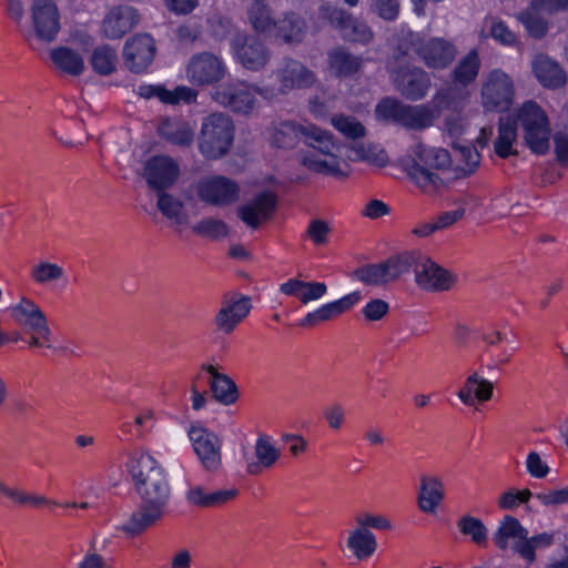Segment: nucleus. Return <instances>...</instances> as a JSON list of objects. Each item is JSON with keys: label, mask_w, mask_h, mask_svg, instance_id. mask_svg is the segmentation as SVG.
<instances>
[{"label": "nucleus", "mask_w": 568, "mask_h": 568, "mask_svg": "<svg viewBox=\"0 0 568 568\" xmlns=\"http://www.w3.org/2000/svg\"><path fill=\"white\" fill-rule=\"evenodd\" d=\"M412 270L417 286L425 291H448L456 282L453 273L419 251H405L390 255L379 263L365 264L354 270L352 276L366 285L385 286Z\"/></svg>", "instance_id": "1"}, {"label": "nucleus", "mask_w": 568, "mask_h": 568, "mask_svg": "<svg viewBox=\"0 0 568 568\" xmlns=\"http://www.w3.org/2000/svg\"><path fill=\"white\" fill-rule=\"evenodd\" d=\"M452 164L450 153L442 148H430L420 142L413 145L400 160L403 170L423 191L433 192L444 187L440 172Z\"/></svg>", "instance_id": "2"}, {"label": "nucleus", "mask_w": 568, "mask_h": 568, "mask_svg": "<svg viewBox=\"0 0 568 568\" xmlns=\"http://www.w3.org/2000/svg\"><path fill=\"white\" fill-rule=\"evenodd\" d=\"M304 143L317 153L311 152L302 156L301 163L315 173L345 176L341 169L338 153L341 146L334 141L333 134L314 124L305 125Z\"/></svg>", "instance_id": "3"}, {"label": "nucleus", "mask_w": 568, "mask_h": 568, "mask_svg": "<svg viewBox=\"0 0 568 568\" xmlns=\"http://www.w3.org/2000/svg\"><path fill=\"white\" fill-rule=\"evenodd\" d=\"M171 496V486L164 485V487L140 497L139 506L120 527V530L126 536L135 537L156 526L168 513Z\"/></svg>", "instance_id": "4"}, {"label": "nucleus", "mask_w": 568, "mask_h": 568, "mask_svg": "<svg viewBox=\"0 0 568 568\" xmlns=\"http://www.w3.org/2000/svg\"><path fill=\"white\" fill-rule=\"evenodd\" d=\"M234 139V125L231 118L221 112L203 119L199 138L201 153L207 159L224 156Z\"/></svg>", "instance_id": "5"}, {"label": "nucleus", "mask_w": 568, "mask_h": 568, "mask_svg": "<svg viewBox=\"0 0 568 568\" xmlns=\"http://www.w3.org/2000/svg\"><path fill=\"white\" fill-rule=\"evenodd\" d=\"M126 468L139 498L164 487V485H170L165 469L146 452L131 455Z\"/></svg>", "instance_id": "6"}, {"label": "nucleus", "mask_w": 568, "mask_h": 568, "mask_svg": "<svg viewBox=\"0 0 568 568\" xmlns=\"http://www.w3.org/2000/svg\"><path fill=\"white\" fill-rule=\"evenodd\" d=\"M406 41L424 65L430 70L447 69L458 55L456 44L445 38L433 37L423 40L414 32L408 31Z\"/></svg>", "instance_id": "7"}, {"label": "nucleus", "mask_w": 568, "mask_h": 568, "mask_svg": "<svg viewBox=\"0 0 568 568\" xmlns=\"http://www.w3.org/2000/svg\"><path fill=\"white\" fill-rule=\"evenodd\" d=\"M255 94L268 98L267 88H258L242 81H229L214 88L212 99L234 113L250 114L256 106Z\"/></svg>", "instance_id": "8"}, {"label": "nucleus", "mask_w": 568, "mask_h": 568, "mask_svg": "<svg viewBox=\"0 0 568 568\" xmlns=\"http://www.w3.org/2000/svg\"><path fill=\"white\" fill-rule=\"evenodd\" d=\"M271 77L275 79V85L267 89L268 98H274L277 94L286 95L294 90L311 88L316 81L313 71L301 61L288 57L276 65Z\"/></svg>", "instance_id": "9"}, {"label": "nucleus", "mask_w": 568, "mask_h": 568, "mask_svg": "<svg viewBox=\"0 0 568 568\" xmlns=\"http://www.w3.org/2000/svg\"><path fill=\"white\" fill-rule=\"evenodd\" d=\"M518 121L524 129V139L530 150L544 154L549 148V125L544 110L534 101L524 103L518 113Z\"/></svg>", "instance_id": "10"}, {"label": "nucleus", "mask_w": 568, "mask_h": 568, "mask_svg": "<svg viewBox=\"0 0 568 568\" xmlns=\"http://www.w3.org/2000/svg\"><path fill=\"white\" fill-rule=\"evenodd\" d=\"M318 13L320 17L337 30L341 37L346 41L366 44L374 38V33L366 22L353 17L344 9L337 8L331 3H324L320 7Z\"/></svg>", "instance_id": "11"}, {"label": "nucleus", "mask_w": 568, "mask_h": 568, "mask_svg": "<svg viewBox=\"0 0 568 568\" xmlns=\"http://www.w3.org/2000/svg\"><path fill=\"white\" fill-rule=\"evenodd\" d=\"M231 49L239 64L250 71H262L270 63L272 52L258 37L236 33L231 40Z\"/></svg>", "instance_id": "12"}, {"label": "nucleus", "mask_w": 568, "mask_h": 568, "mask_svg": "<svg viewBox=\"0 0 568 568\" xmlns=\"http://www.w3.org/2000/svg\"><path fill=\"white\" fill-rule=\"evenodd\" d=\"M395 89L407 100L416 102L426 98L432 88L430 74L417 65L398 67L392 71Z\"/></svg>", "instance_id": "13"}, {"label": "nucleus", "mask_w": 568, "mask_h": 568, "mask_svg": "<svg viewBox=\"0 0 568 568\" xmlns=\"http://www.w3.org/2000/svg\"><path fill=\"white\" fill-rule=\"evenodd\" d=\"M189 437L202 467L206 471L216 473L222 466L221 438L201 425H192Z\"/></svg>", "instance_id": "14"}, {"label": "nucleus", "mask_w": 568, "mask_h": 568, "mask_svg": "<svg viewBox=\"0 0 568 568\" xmlns=\"http://www.w3.org/2000/svg\"><path fill=\"white\" fill-rule=\"evenodd\" d=\"M240 185L222 175L202 179L196 185L199 199L214 206L232 205L240 199Z\"/></svg>", "instance_id": "15"}, {"label": "nucleus", "mask_w": 568, "mask_h": 568, "mask_svg": "<svg viewBox=\"0 0 568 568\" xmlns=\"http://www.w3.org/2000/svg\"><path fill=\"white\" fill-rule=\"evenodd\" d=\"M481 97L487 110L507 111L514 99V83L509 75L500 70L491 71L483 85Z\"/></svg>", "instance_id": "16"}, {"label": "nucleus", "mask_w": 568, "mask_h": 568, "mask_svg": "<svg viewBox=\"0 0 568 568\" xmlns=\"http://www.w3.org/2000/svg\"><path fill=\"white\" fill-rule=\"evenodd\" d=\"M226 67L213 53L194 54L186 67L187 80L194 85H211L220 82L225 75Z\"/></svg>", "instance_id": "17"}, {"label": "nucleus", "mask_w": 568, "mask_h": 568, "mask_svg": "<svg viewBox=\"0 0 568 568\" xmlns=\"http://www.w3.org/2000/svg\"><path fill=\"white\" fill-rule=\"evenodd\" d=\"M31 18L36 37L43 42L55 40L60 31V12L53 0H33Z\"/></svg>", "instance_id": "18"}, {"label": "nucleus", "mask_w": 568, "mask_h": 568, "mask_svg": "<svg viewBox=\"0 0 568 568\" xmlns=\"http://www.w3.org/2000/svg\"><path fill=\"white\" fill-rule=\"evenodd\" d=\"M277 196L265 190L257 193L250 202L236 209L237 216L251 229H257L263 221L273 216L276 211Z\"/></svg>", "instance_id": "19"}, {"label": "nucleus", "mask_w": 568, "mask_h": 568, "mask_svg": "<svg viewBox=\"0 0 568 568\" xmlns=\"http://www.w3.org/2000/svg\"><path fill=\"white\" fill-rule=\"evenodd\" d=\"M154 40L149 34H136L125 42L123 57L125 65L134 73L143 72L155 55Z\"/></svg>", "instance_id": "20"}, {"label": "nucleus", "mask_w": 568, "mask_h": 568, "mask_svg": "<svg viewBox=\"0 0 568 568\" xmlns=\"http://www.w3.org/2000/svg\"><path fill=\"white\" fill-rule=\"evenodd\" d=\"M143 176L148 185L155 190L165 191L179 176L178 164L169 156L156 155L148 160Z\"/></svg>", "instance_id": "21"}, {"label": "nucleus", "mask_w": 568, "mask_h": 568, "mask_svg": "<svg viewBox=\"0 0 568 568\" xmlns=\"http://www.w3.org/2000/svg\"><path fill=\"white\" fill-rule=\"evenodd\" d=\"M139 19L140 16L133 7H113L103 19V33L109 39H120L138 24Z\"/></svg>", "instance_id": "22"}, {"label": "nucleus", "mask_w": 568, "mask_h": 568, "mask_svg": "<svg viewBox=\"0 0 568 568\" xmlns=\"http://www.w3.org/2000/svg\"><path fill=\"white\" fill-rule=\"evenodd\" d=\"M252 310L251 297L241 295L231 301H224L222 307L215 316L217 329L226 335L231 334L235 327L250 314Z\"/></svg>", "instance_id": "23"}, {"label": "nucleus", "mask_w": 568, "mask_h": 568, "mask_svg": "<svg viewBox=\"0 0 568 568\" xmlns=\"http://www.w3.org/2000/svg\"><path fill=\"white\" fill-rule=\"evenodd\" d=\"M362 300L361 292L356 291L343 296L342 298L322 305L314 312L307 313L300 322L303 327L316 326L322 322H327L348 311L353 305Z\"/></svg>", "instance_id": "24"}, {"label": "nucleus", "mask_w": 568, "mask_h": 568, "mask_svg": "<svg viewBox=\"0 0 568 568\" xmlns=\"http://www.w3.org/2000/svg\"><path fill=\"white\" fill-rule=\"evenodd\" d=\"M255 460H247L246 471L250 475H260L263 469L273 467L281 457V450L276 448L270 436L262 434L254 445Z\"/></svg>", "instance_id": "25"}, {"label": "nucleus", "mask_w": 568, "mask_h": 568, "mask_svg": "<svg viewBox=\"0 0 568 568\" xmlns=\"http://www.w3.org/2000/svg\"><path fill=\"white\" fill-rule=\"evenodd\" d=\"M532 71L546 88H561L567 82V74L559 63L546 54H538L532 61Z\"/></svg>", "instance_id": "26"}, {"label": "nucleus", "mask_w": 568, "mask_h": 568, "mask_svg": "<svg viewBox=\"0 0 568 568\" xmlns=\"http://www.w3.org/2000/svg\"><path fill=\"white\" fill-rule=\"evenodd\" d=\"M10 316L27 333H32L47 321L39 305L28 297H22L10 308Z\"/></svg>", "instance_id": "27"}, {"label": "nucleus", "mask_w": 568, "mask_h": 568, "mask_svg": "<svg viewBox=\"0 0 568 568\" xmlns=\"http://www.w3.org/2000/svg\"><path fill=\"white\" fill-rule=\"evenodd\" d=\"M418 507L426 514H435L444 499V484L439 477L422 475L419 478Z\"/></svg>", "instance_id": "28"}, {"label": "nucleus", "mask_w": 568, "mask_h": 568, "mask_svg": "<svg viewBox=\"0 0 568 568\" xmlns=\"http://www.w3.org/2000/svg\"><path fill=\"white\" fill-rule=\"evenodd\" d=\"M239 494V490L235 488L232 489H221L207 493L202 486L195 485L191 486L186 494V501L196 507L201 508H210V507H219L222 506L233 498H235Z\"/></svg>", "instance_id": "29"}, {"label": "nucleus", "mask_w": 568, "mask_h": 568, "mask_svg": "<svg viewBox=\"0 0 568 568\" xmlns=\"http://www.w3.org/2000/svg\"><path fill=\"white\" fill-rule=\"evenodd\" d=\"M201 368L211 375L210 388L215 400L223 405L236 402L237 387L230 376L219 373L213 365L204 364Z\"/></svg>", "instance_id": "30"}, {"label": "nucleus", "mask_w": 568, "mask_h": 568, "mask_svg": "<svg viewBox=\"0 0 568 568\" xmlns=\"http://www.w3.org/2000/svg\"><path fill=\"white\" fill-rule=\"evenodd\" d=\"M494 385L490 381L480 377L476 372L469 375L464 386L457 393L458 398L467 406L475 402H487L493 397Z\"/></svg>", "instance_id": "31"}, {"label": "nucleus", "mask_w": 568, "mask_h": 568, "mask_svg": "<svg viewBox=\"0 0 568 568\" xmlns=\"http://www.w3.org/2000/svg\"><path fill=\"white\" fill-rule=\"evenodd\" d=\"M158 131L162 139L181 148L190 146L194 141V131L191 125L178 119H164Z\"/></svg>", "instance_id": "32"}, {"label": "nucleus", "mask_w": 568, "mask_h": 568, "mask_svg": "<svg viewBox=\"0 0 568 568\" xmlns=\"http://www.w3.org/2000/svg\"><path fill=\"white\" fill-rule=\"evenodd\" d=\"M156 207L174 225H185L190 216L182 200L160 190L156 193Z\"/></svg>", "instance_id": "33"}, {"label": "nucleus", "mask_w": 568, "mask_h": 568, "mask_svg": "<svg viewBox=\"0 0 568 568\" xmlns=\"http://www.w3.org/2000/svg\"><path fill=\"white\" fill-rule=\"evenodd\" d=\"M280 291L283 294L300 298L303 304H307L324 296L327 292V286L320 282H304L292 278L282 284Z\"/></svg>", "instance_id": "34"}, {"label": "nucleus", "mask_w": 568, "mask_h": 568, "mask_svg": "<svg viewBox=\"0 0 568 568\" xmlns=\"http://www.w3.org/2000/svg\"><path fill=\"white\" fill-rule=\"evenodd\" d=\"M479 69V54L473 49L457 62L449 77L455 84L466 88L476 80Z\"/></svg>", "instance_id": "35"}, {"label": "nucleus", "mask_w": 568, "mask_h": 568, "mask_svg": "<svg viewBox=\"0 0 568 568\" xmlns=\"http://www.w3.org/2000/svg\"><path fill=\"white\" fill-rule=\"evenodd\" d=\"M274 30L275 37L285 43H300L305 36L306 23L298 14L290 12L276 21Z\"/></svg>", "instance_id": "36"}, {"label": "nucleus", "mask_w": 568, "mask_h": 568, "mask_svg": "<svg viewBox=\"0 0 568 568\" xmlns=\"http://www.w3.org/2000/svg\"><path fill=\"white\" fill-rule=\"evenodd\" d=\"M54 65L62 72L79 77L84 71V61L79 52L68 47H58L50 52Z\"/></svg>", "instance_id": "37"}, {"label": "nucleus", "mask_w": 568, "mask_h": 568, "mask_svg": "<svg viewBox=\"0 0 568 568\" xmlns=\"http://www.w3.org/2000/svg\"><path fill=\"white\" fill-rule=\"evenodd\" d=\"M347 547L352 550L357 560H365L375 552L377 541L371 530L358 527L349 534Z\"/></svg>", "instance_id": "38"}, {"label": "nucleus", "mask_w": 568, "mask_h": 568, "mask_svg": "<svg viewBox=\"0 0 568 568\" xmlns=\"http://www.w3.org/2000/svg\"><path fill=\"white\" fill-rule=\"evenodd\" d=\"M436 112L429 109V104L406 105L402 125L413 130H424L434 124Z\"/></svg>", "instance_id": "39"}, {"label": "nucleus", "mask_w": 568, "mask_h": 568, "mask_svg": "<svg viewBox=\"0 0 568 568\" xmlns=\"http://www.w3.org/2000/svg\"><path fill=\"white\" fill-rule=\"evenodd\" d=\"M305 134V125L284 121L274 128L272 143L281 149H293Z\"/></svg>", "instance_id": "40"}, {"label": "nucleus", "mask_w": 568, "mask_h": 568, "mask_svg": "<svg viewBox=\"0 0 568 568\" xmlns=\"http://www.w3.org/2000/svg\"><path fill=\"white\" fill-rule=\"evenodd\" d=\"M465 95L458 94L454 88H440L433 95L429 109L436 112V120L444 110L458 111L464 108Z\"/></svg>", "instance_id": "41"}, {"label": "nucleus", "mask_w": 568, "mask_h": 568, "mask_svg": "<svg viewBox=\"0 0 568 568\" xmlns=\"http://www.w3.org/2000/svg\"><path fill=\"white\" fill-rule=\"evenodd\" d=\"M331 68L338 77H349L362 67V59L343 48L329 53Z\"/></svg>", "instance_id": "42"}, {"label": "nucleus", "mask_w": 568, "mask_h": 568, "mask_svg": "<svg viewBox=\"0 0 568 568\" xmlns=\"http://www.w3.org/2000/svg\"><path fill=\"white\" fill-rule=\"evenodd\" d=\"M247 18L253 30L257 33H268L274 30L276 21L271 8L263 1H254L247 10Z\"/></svg>", "instance_id": "43"}, {"label": "nucleus", "mask_w": 568, "mask_h": 568, "mask_svg": "<svg viewBox=\"0 0 568 568\" xmlns=\"http://www.w3.org/2000/svg\"><path fill=\"white\" fill-rule=\"evenodd\" d=\"M528 531L516 517L505 516L494 535V541L500 549L508 547L509 538H526Z\"/></svg>", "instance_id": "44"}, {"label": "nucleus", "mask_w": 568, "mask_h": 568, "mask_svg": "<svg viewBox=\"0 0 568 568\" xmlns=\"http://www.w3.org/2000/svg\"><path fill=\"white\" fill-rule=\"evenodd\" d=\"M118 55L110 45H101L93 50L90 63L94 72L100 75H110L115 71Z\"/></svg>", "instance_id": "45"}, {"label": "nucleus", "mask_w": 568, "mask_h": 568, "mask_svg": "<svg viewBox=\"0 0 568 568\" xmlns=\"http://www.w3.org/2000/svg\"><path fill=\"white\" fill-rule=\"evenodd\" d=\"M194 234L210 240H221L230 234L229 225L216 217H204L192 225Z\"/></svg>", "instance_id": "46"}, {"label": "nucleus", "mask_w": 568, "mask_h": 568, "mask_svg": "<svg viewBox=\"0 0 568 568\" xmlns=\"http://www.w3.org/2000/svg\"><path fill=\"white\" fill-rule=\"evenodd\" d=\"M517 138L516 124L511 121H500L498 129V138L495 141V152L498 156L506 159L511 154H516L513 144Z\"/></svg>", "instance_id": "47"}, {"label": "nucleus", "mask_w": 568, "mask_h": 568, "mask_svg": "<svg viewBox=\"0 0 568 568\" xmlns=\"http://www.w3.org/2000/svg\"><path fill=\"white\" fill-rule=\"evenodd\" d=\"M457 527L463 535L469 536L476 545L486 544L488 530L481 519L466 515L457 521Z\"/></svg>", "instance_id": "48"}, {"label": "nucleus", "mask_w": 568, "mask_h": 568, "mask_svg": "<svg viewBox=\"0 0 568 568\" xmlns=\"http://www.w3.org/2000/svg\"><path fill=\"white\" fill-rule=\"evenodd\" d=\"M406 105L398 99L384 98L377 103L375 112L378 119L390 120L402 124Z\"/></svg>", "instance_id": "49"}, {"label": "nucleus", "mask_w": 568, "mask_h": 568, "mask_svg": "<svg viewBox=\"0 0 568 568\" xmlns=\"http://www.w3.org/2000/svg\"><path fill=\"white\" fill-rule=\"evenodd\" d=\"M459 160L464 161L466 166L455 169V178H466L470 175L480 162V155L471 145H460L455 149Z\"/></svg>", "instance_id": "50"}, {"label": "nucleus", "mask_w": 568, "mask_h": 568, "mask_svg": "<svg viewBox=\"0 0 568 568\" xmlns=\"http://www.w3.org/2000/svg\"><path fill=\"white\" fill-rule=\"evenodd\" d=\"M64 272L61 266L50 262H40L31 268V278L38 284H48L59 281Z\"/></svg>", "instance_id": "51"}, {"label": "nucleus", "mask_w": 568, "mask_h": 568, "mask_svg": "<svg viewBox=\"0 0 568 568\" xmlns=\"http://www.w3.org/2000/svg\"><path fill=\"white\" fill-rule=\"evenodd\" d=\"M518 20L524 24L528 34L535 39H541L548 32V22L532 12L520 13Z\"/></svg>", "instance_id": "52"}, {"label": "nucleus", "mask_w": 568, "mask_h": 568, "mask_svg": "<svg viewBox=\"0 0 568 568\" xmlns=\"http://www.w3.org/2000/svg\"><path fill=\"white\" fill-rule=\"evenodd\" d=\"M332 124L346 138L358 139L365 135V128L353 116H335L332 119Z\"/></svg>", "instance_id": "53"}, {"label": "nucleus", "mask_w": 568, "mask_h": 568, "mask_svg": "<svg viewBox=\"0 0 568 568\" xmlns=\"http://www.w3.org/2000/svg\"><path fill=\"white\" fill-rule=\"evenodd\" d=\"M331 231L332 229L326 221L315 219L310 222L306 235L315 245L321 246L328 242Z\"/></svg>", "instance_id": "54"}, {"label": "nucleus", "mask_w": 568, "mask_h": 568, "mask_svg": "<svg viewBox=\"0 0 568 568\" xmlns=\"http://www.w3.org/2000/svg\"><path fill=\"white\" fill-rule=\"evenodd\" d=\"M323 415L331 429L339 430L345 422L346 409L339 402H334L324 407Z\"/></svg>", "instance_id": "55"}, {"label": "nucleus", "mask_w": 568, "mask_h": 568, "mask_svg": "<svg viewBox=\"0 0 568 568\" xmlns=\"http://www.w3.org/2000/svg\"><path fill=\"white\" fill-rule=\"evenodd\" d=\"M371 8L382 19L393 21L398 17L399 1L398 0H372Z\"/></svg>", "instance_id": "56"}, {"label": "nucleus", "mask_w": 568, "mask_h": 568, "mask_svg": "<svg viewBox=\"0 0 568 568\" xmlns=\"http://www.w3.org/2000/svg\"><path fill=\"white\" fill-rule=\"evenodd\" d=\"M161 93L163 94L162 102L172 104L180 101H184L186 103L194 102L197 95L196 91L189 87H178L173 91L165 89V91H162Z\"/></svg>", "instance_id": "57"}, {"label": "nucleus", "mask_w": 568, "mask_h": 568, "mask_svg": "<svg viewBox=\"0 0 568 568\" xmlns=\"http://www.w3.org/2000/svg\"><path fill=\"white\" fill-rule=\"evenodd\" d=\"M490 36L504 45H511L517 41L516 34L503 21L497 19L491 21Z\"/></svg>", "instance_id": "58"}, {"label": "nucleus", "mask_w": 568, "mask_h": 568, "mask_svg": "<svg viewBox=\"0 0 568 568\" xmlns=\"http://www.w3.org/2000/svg\"><path fill=\"white\" fill-rule=\"evenodd\" d=\"M388 310L389 305L387 302L375 298L365 305L363 314L367 321H379L388 313Z\"/></svg>", "instance_id": "59"}, {"label": "nucleus", "mask_w": 568, "mask_h": 568, "mask_svg": "<svg viewBox=\"0 0 568 568\" xmlns=\"http://www.w3.org/2000/svg\"><path fill=\"white\" fill-rule=\"evenodd\" d=\"M460 111L462 110L453 111L452 114L445 118V131L452 136H458L465 130L466 121L465 118L462 115Z\"/></svg>", "instance_id": "60"}, {"label": "nucleus", "mask_w": 568, "mask_h": 568, "mask_svg": "<svg viewBox=\"0 0 568 568\" xmlns=\"http://www.w3.org/2000/svg\"><path fill=\"white\" fill-rule=\"evenodd\" d=\"M526 466L528 473L536 478H544L549 473V467L541 460L536 452L528 454Z\"/></svg>", "instance_id": "61"}, {"label": "nucleus", "mask_w": 568, "mask_h": 568, "mask_svg": "<svg viewBox=\"0 0 568 568\" xmlns=\"http://www.w3.org/2000/svg\"><path fill=\"white\" fill-rule=\"evenodd\" d=\"M356 523L359 527L367 528L373 527L376 529L387 530L392 528L390 521L384 516H375L371 514H364L356 518Z\"/></svg>", "instance_id": "62"}, {"label": "nucleus", "mask_w": 568, "mask_h": 568, "mask_svg": "<svg viewBox=\"0 0 568 568\" xmlns=\"http://www.w3.org/2000/svg\"><path fill=\"white\" fill-rule=\"evenodd\" d=\"M531 8L537 12L554 13L568 8V0H531Z\"/></svg>", "instance_id": "63"}, {"label": "nucleus", "mask_w": 568, "mask_h": 568, "mask_svg": "<svg viewBox=\"0 0 568 568\" xmlns=\"http://www.w3.org/2000/svg\"><path fill=\"white\" fill-rule=\"evenodd\" d=\"M90 552H88L81 562L79 568H105L104 559L97 554V540L93 538L90 542Z\"/></svg>", "instance_id": "64"}]
</instances>
